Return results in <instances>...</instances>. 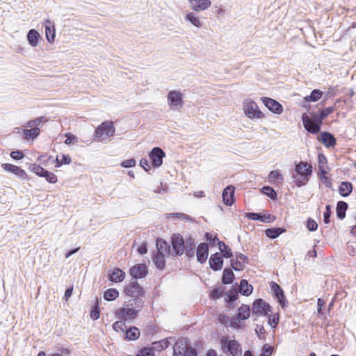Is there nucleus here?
I'll return each instance as SVG.
<instances>
[{"instance_id":"1","label":"nucleus","mask_w":356,"mask_h":356,"mask_svg":"<svg viewBox=\"0 0 356 356\" xmlns=\"http://www.w3.org/2000/svg\"><path fill=\"white\" fill-rule=\"evenodd\" d=\"M296 174L293 175L294 182L298 187L307 184L312 173V166L305 161H300L295 165Z\"/></svg>"},{"instance_id":"2","label":"nucleus","mask_w":356,"mask_h":356,"mask_svg":"<svg viewBox=\"0 0 356 356\" xmlns=\"http://www.w3.org/2000/svg\"><path fill=\"white\" fill-rule=\"evenodd\" d=\"M173 356H197V351L188 339L179 338L173 346Z\"/></svg>"},{"instance_id":"3","label":"nucleus","mask_w":356,"mask_h":356,"mask_svg":"<svg viewBox=\"0 0 356 356\" xmlns=\"http://www.w3.org/2000/svg\"><path fill=\"white\" fill-rule=\"evenodd\" d=\"M302 121L304 128L309 133L316 134L320 132L323 123L318 118L315 112L310 113L309 117L306 113L302 114Z\"/></svg>"},{"instance_id":"4","label":"nucleus","mask_w":356,"mask_h":356,"mask_svg":"<svg viewBox=\"0 0 356 356\" xmlns=\"http://www.w3.org/2000/svg\"><path fill=\"white\" fill-rule=\"evenodd\" d=\"M221 348L224 353L232 356H241L242 349L239 343L233 339L229 340L227 338H222L220 340Z\"/></svg>"},{"instance_id":"5","label":"nucleus","mask_w":356,"mask_h":356,"mask_svg":"<svg viewBox=\"0 0 356 356\" xmlns=\"http://www.w3.org/2000/svg\"><path fill=\"white\" fill-rule=\"evenodd\" d=\"M115 127L111 121H105L99 125L95 131V138L99 141L111 137L115 134Z\"/></svg>"},{"instance_id":"6","label":"nucleus","mask_w":356,"mask_h":356,"mask_svg":"<svg viewBox=\"0 0 356 356\" xmlns=\"http://www.w3.org/2000/svg\"><path fill=\"white\" fill-rule=\"evenodd\" d=\"M171 244L172 248V257L181 256L185 250V241L183 236L178 233L173 234L171 236Z\"/></svg>"},{"instance_id":"7","label":"nucleus","mask_w":356,"mask_h":356,"mask_svg":"<svg viewBox=\"0 0 356 356\" xmlns=\"http://www.w3.org/2000/svg\"><path fill=\"white\" fill-rule=\"evenodd\" d=\"M271 309L272 307L268 303L261 298H257L253 302L251 310L253 316H266L272 312Z\"/></svg>"},{"instance_id":"8","label":"nucleus","mask_w":356,"mask_h":356,"mask_svg":"<svg viewBox=\"0 0 356 356\" xmlns=\"http://www.w3.org/2000/svg\"><path fill=\"white\" fill-rule=\"evenodd\" d=\"M167 98L171 108L179 110L184 106L183 93L180 91L170 90Z\"/></svg>"},{"instance_id":"9","label":"nucleus","mask_w":356,"mask_h":356,"mask_svg":"<svg viewBox=\"0 0 356 356\" xmlns=\"http://www.w3.org/2000/svg\"><path fill=\"white\" fill-rule=\"evenodd\" d=\"M124 293L127 296L131 298H143L145 295V290L138 284L137 280H131L130 283L124 287Z\"/></svg>"},{"instance_id":"10","label":"nucleus","mask_w":356,"mask_h":356,"mask_svg":"<svg viewBox=\"0 0 356 356\" xmlns=\"http://www.w3.org/2000/svg\"><path fill=\"white\" fill-rule=\"evenodd\" d=\"M165 156V153L159 147H154L149 153L150 162L154 168L160 167L163 163V159Z\"/></svg>"},{"instance_id":"11","label":"nucleus","mask_w":356,"mask_h":356,"mask_svg":"<svg viewBox=\"0 0 356 356\" xmlns=\"http://www.w3.org/2000/svg\"><path fill=\"white\" fill-rule=\"evenodd\" d=\"M270 288L273 291L275 298L277 299L282 308H284L286 306L288 302L285 297L283 289L277 283L275 282H271Z\"/></svg>"},{"instance_id":"12","label":"nucleus","mask_w":356,"mask_h":356,"mask_svg":"<svg viewBox=\"0 0 356 356\" xmlns=\"http://www.w3.org/2000/svg\"><path fill=\"white\" fill-rule=\"evenodd\" d=\"M243 109L245 115L250 118H260L263 116L257 104L253 101L247 102Z\"/></svg>"},{"instance_id":"13","label":"nucleus","mask_w":356,"mask_h":356,"mask_svg":"<svg viewBox=\"0 0 356 356\" xmlns=\"http://www.w3.org/2000/svg\"><path fill=\"white\" fill-rule=\"evenodd\" d=\"M265 106L271 112L275 114H281L283 111L282 104L270 97H264L261 98Z\"/></svg>"},{"instance_id":"14","label":"nucleus","mask_w":356,"mask_h":356,"mask_svg":"<svg viewBox=\"0 0 356 356\" xmlns=\"http://www.w3.org/2000/svg\"><path fill=\"white\" fill-rule=\"evenodd\" d=\"M138 313L139 312H136L135 309H131V308H128L123 305L122 308L115 312V315L118 318L124 321L135 319Z\"/></svg>"},{"instance_id":"15","label":"nucleus","mask_w":356,"mask_h":356,"mask_svg":"<svg viewBox=\"0 0 356 356\" xmlns=\"http://www.w3.org/2000/svg\"><path fill=\"white\" fill-rule=\"evenodd\" d=\"M129 273L132 276V280H137L138 278H143L148 273V269L145 264H138L133 266Z\"/></svg>"},{"instance_id":"16","label":"nucleus","mask_w":356,"mask_h":356,"mask_svg":"<svg viewBox=\"0 0 356 356\" xmlns=\"http://www.w3.org/2000/svg\"><path fill=\"white\" fill-rule=\"evenodd\" d=\"M245 217L252 220H259L262 222H270L275 220V216L271 214L265 215L261 213L249 212L245 213Z\"/></svg>"},{"instance_id":"17","label":"nucleus","mask_w":356,"mask_h":356,"mask_svg":"<svg viewBox=\"0 0 356 356\" xmlns=\"http://www.w3.org/2000/svg\"><path fill=\"white\" fill-rule=\"evenodd\" d=\"M235 187L232 185L227 186L222 191V197L223 202L227 206H232L234 202Z\"/></svg>"},{"instance_id":"18","label":"nucleus","mask_w":356,"mask_h":356,"mask_svg":"<svg viewBox=\"0 0 356 356\" xmlns=\"http://www.w3.org/2000/svg\"><path fill=\"white\" fill-rule=\"evenodd\" d=\"M318 140L327 147H332L337 143L334 135L328 131L321 132L318 137Z\"/></svg>"},{"instance_id":"19","label":"nucleus","mask_w":356,"mask_h":356,"mask_svg":"<svg viewBox=\"0 0 356 356\" xmlns=\"http://www.w3.org/2000/svg\"><path fill=\"white\" fill-rule=\"evenodd\" d=\"M209 263L213 270L218 271L222 269L223 266L222 257L218 252L214 253L211 255Z\"/></svg>"},{"instance_id":"20","label":"nucleus","mask_w":356,"mask_h":356,"mask_svg":"<svg viewBox=\"0 0 356 356\" xmlns=\"http://www.w3.org/2000/svg\"><path fill=\"white\" fill-rule=\"evenodd\" d=\"M209 255V245L206 243H201L197 248V260L200 264L206 262Z\"/></svg>"},{"instance_id":"21","label":"nucleus","mask_w":356,"mask_h":356,"mask_svg":"<svg viewBox=\"0 0 356 356\" xmlns=\"http://www.w3.org/2000/svg\"><path fill=\"white\" fill-rule=\"evenodd\" d=\"M191 9L195 12L204 10L211 5L210 0H188Z\"/></svg>"},{"instance_id":"22","label":"nucleus","mask_w":356,"mask_h":356,"mask_svg":"<svg viewBox=\"0 0 356 356\" xmlns=\"http://www.w3.org/2000/svg\"><path fill=\"white\" fill-rule=\"evenodd\" d=\"M1 167L6 171L14 174L19 178H26V172L19 166L11 163H3Z\"/></svg>"},{"instance_id":"23","label":"nucleus","mask_w":356,"mask_h":356,"mask_svg":"<svg viewBox=\"0 0 356 356\" xmlns=\"http://www.w3.org/2000/svg\"><path fill=\"white\" fill-rule=\"evenodd\" d=\"M156 252L165 254V255L171 254V249L168 243L161 238H159L156 241Z\"/></svg>"},{"instance_id":"24","label":"nucleus","mask_w":356,"mask_h":356,"mask_svg":"<svg viewBox=\"0 0 356 356\" xmlns=\"http://www.w3.org/2000/svg\"><path fill=\"white\" fill-rule=\"evenodd\" d=\"M123 305L140 312L143 307L144 301L140 298H132L128 301L124 302Z\"/></svg>"},{"instance_id":"25","label":"nucleus","mask_w":356,"mask_h":356,"mask_svg":"<svg viewBox=\"0 0 356 356\" xmlns=\"http://www.w3.org/2000/svg\"><path fill=\"white\" fill-rule=\"evenodd\" d=\"M195 243L194 239L189 236L185 240V250L186 256L188 258H192L195 255Z\"/></svg>"},{"instance_id":"26","label":"nucleus","mask_w":356,"mask_h":356,"mask_svg":"<svg viewBox=\"0 0 356 356\" xmlns=\"http://www.w3.org/2000/svg\"><path fill=\"white\" fill-rule=\"evenodd\" d=\"M109 280L113 282H120L125 277V273L119 268H115L112 273H108Z\"/></svg>"},{"instance_id":"27","label":"nucleus","mask_w":356,"mask_h":356,"mask_svg":"<svg viewBox=\"0 0 356 356\" xmlns=\"http://www.w3.org/2000/svg\"><path fill=\"white\" fill-rule=\"evenodd\" d=\"M238 298V291L234 288L231 289L225 293V300L229 308H233L234 302Z\"/></svg>"},{"instance_id":"28","label":"nucleus","mask_w":356,"mask_h":356,"mask_svg":"<svg viewBox=\"0 0 356 356\" xmlns=\"http://www.w3.org/2000/svg\"><path fill=\"white\" fill-rule=\"evenodd\" d=\"M252 291L253 286L246 280L242 279L240 281L238 293L243 296H249L252 293Z\"/></svg>"},{"instance_id":"29","label":"nucleus","mask_w":356,"mask_h":356,"mask_svg":"<svg viewBox=\"0 0 356 356\" xmlns=\"http://www.w3.org/2000/svg\"><path fill=\"white\" fill-rule=\"evenodd\" d=\"M353 189V184L346 181H342L339 186V193L342 197H348Z\"/></svg>"},{"instance_id":"30","label":"nucleus","mask_w":356,"mask_h":356,"mask_svg":"<svg viewBox=\"0 0 356 356\" xmlns=\"http://www.w3.org/2000/svg\"><path fill=\"white\" fill-rule=\"evenodd\" d=\"M251 311L249 305L242 304V305L238 308V312L236 316L239 319L245 321L250 318Z\"/></svg>"},{"instance_id":"31","label":"nucleus","mask_w":356,"mask_h":356,"mask_svg":"<svg viewBox=\"0 0 356 356\" xmlns=\"http://www.w3.org/2000/svg\"><path fill=\"white\" fill-rule=\"evenodd\" d=\"M235 279L234 273L229 268H225L223 270L221 282L223 284H229L233 283Z\"/></svg>"},{"instance_id":"32","label":"nucleus","mask_w":356,"mask_h":356,"mask_svg":"<svg viewBox=\"0 0 356 356\" xmlns=\"http://www.w3.org/2000/svg\"><path fill=\"white\" fill-rule=\"evenodd\" d=\"M44 26L47 40L49 42H54L56 36L55 29L54 27V25H52L51 22L49 20H46Z\"/></svg>"},{"instance_id":"33","label":"nucleus","mask_w":356,"mask_h":356,"mask_svg":"<svg viewBox=\"0 0 356 356\" xmlns=\"http://www.w3.org/2000/svg\"><path fill=\"white\" fill-rule=\"evenodd\" d=\"M348 208L347 202L344 201H339L337 204V216L339 219L343 220L346 216V212Z\"/></svg>"},{"instance_id":"34","label":"nucleus","mask_w":356,"mask_h":356,"mask_svg":"<svg viewBox=\"0 0 356 356\" xmlns=\"http://www.w3.org/2000/svg\"><path fill=\"white\" fill-rule=\"evenodd\" d=\"M140 337L139 329L135 326H131L129 329L126 330L125 339L129 341H135Z\"/></svg>"},{"instance_id":"35","label":"nucleus","mask_w":356,"mask_h":356,"mask_svg":"<svg viewBox=\"0 0 356 356\" xmlns=\"http://www.w3.org/2000/svg\"><path fill=\"white\" fill-rule=\"evenodd\" d=\"M165 255L161 253H154L152 260L155 266L160 270H163L165 265Z\"/></svg>"},{"instance_id":"36","label":"nucleus","mask_w":356,"mask_h":356,"mask_svg":"<svg viewBox=\"0 0 356 356\" xmlns=\"http://www.w3.org/2000/svg\"><path fill=\"white\" fill-rule=\"evenodd\" d=\"M40 134L39 127H33L32 129H23V136L25 139H35L38 137Z\"/></svg>"},{"instance_id":"37","label":"nucleus","mask_w":356,"mask_h":356,"mask_svg":"<svg viewBox=\"0 0 356 356\" xmlns=\"http://www.w3.org/2000/svg\"><path fill=\"white\" fill-rule=\"evenodd\" d=\"M40 38L39 33L35 29H31L27 33V40L31 47H36Z\"/></svg>"},{"instance_id":"38","label":"nucleus","mask_w":356,"mask_h":356,"mask_svg":"<svg viewBox=\"0 0 356 356\" xmlns=\"http://www.w3.org/2000/svg\"><path fill=\"white\" fill-rule=\"evenodd\" d=\"M323 95V91L319 89H314L311 92L309 95H307L304 97V100L306 102H316L322 97Z\"/></svg>"},{"instance_id":"39","label":"nucleus","mask_w":356,"mask_h":356,"mask_svg":"<svg viewBox=\"0 0 356 356\" xmlns=\"http://www.w3.org/2000/svg\"><path fill=\"white\" fill-rule=\"evenodd\" d=\"M285 231V229L282 227H272L266 229L265 230V234L268 238L275 239L280 236Z\"/></svg>"},{"instance_id":"40","label":"nucleus","mask_w":356,"mask_h":356,"mask_svg":"<svg viewBox=\"0 0 356 356\" xmlns=\"http://www.w3.org/2000/svg\"><path fill=\"white\" fill-rule=\"evenodd\" d=\"M218 245L223 257L229 259L233 257V252L232 250L225 242L218 241Z\"/></svg>"},{"instance_id":"41","label":"nucleus","mask_w":356,"mask_h":356,"mask_svg":"<svg viewBox=\"0 0 356 356\" xmlns=\"http://www.w3.org/2000/svg\"><path fill=\"white\" fill-rule=\"evenodd\" d=\"M119 296V291L114 288L108 289L104 292V298L106 301H113Z\"/></svg>"},{"instance_id":"42","label":"nucleus","mask_w":356,"mask_h":356,"mask_svg":"<svg viewBox=\"0 0 356 356\" xmlns=\"http://www.w3.org/2000/svg\"><path fill=\"white\" fill-rule=\"evenodd\" d=\"M186 20L191 22L195 27L200 28L202 26V22L198 17L193 13H188L185 16Z\"/></svg>"},{"instance_id":"43","label":"nucleus","mask_w":356,"mask_h":356,"mask_svg":"<svg viewBox=\"0 0 356 356\" xmlns=\"http://www.w3.org/2000/svg\"><path fill=\"white\" fill-rule=\"evenodd\" d=\"M225 287L222 286L214 288L210 293V298L213 300L221 298L225 293Z\"/></svg>"},{"instance_id":"44","label":"nucleus","mask_w":356,"mask_h":356,"mask_svg":"<svg viewBox=\"0 0 356 356\" xmlns=\"http://www.w3.org/2000/svg\"><path fill=\"white\" fill-rule=\"evenodd\" d=\"M169 346V342L168 339H163L159 341H154L152 343V348L154 349V350H162L165 348H167Z\"/></svg>"},{"instance_id":"45","label":"nucleus","mask_w":356,"mask_h":356,"mask_svg":"<svg viewBox=\"0 0 356 356\" xmlns=\"http://www.w3.org/2000/svg\"><path fill=\"white\" fill-rule=\"evenodd\" d=\"M261 192L272 200L277 199L276 191L269 186H265L261 188Z\"/></svg>"},{"instance_id":"46","label":"nucleus","mask_w":356,"mask_h":356,"mask_svg":"<svg viewBox=\"0 0 356 356\" xmlns=\"http://www.w3.org/2000/svg\"><path fill=\"white\" fill-rule=\"evenodd\" d=\"M243 320L239 319L236 316H233L230 321V325L236 329H241L245 326L243 323Z\"/></svg>"},{"instance_id":"47","label":"nucleus","mask_w":356,"mask_h":356,"mask_svg":"<svg viewBox=\"0 0 356 356\" xmlns=\"http://www.w3.org/2000/svg\"><path fill=\"white\" fill-rule=\"evenodd\" d=\"M31 170L32 172H35L37 175L41 177H43L44 175L47 170L38 164H32Z\"/></svg>"},{"instance_id":"48","label":"nucleus","mask_w":356,"mask_h":356,"mask_svg":"<svg viewBox=\"0 0 356 356\" xmlns=\"http://www.w3.org/2000/svg\"><path fill=\"white\" fill-rule=\"evenodd\" d=\"M136 356H154V350L152 347H143L138 351Z\"/></svg>"},{"instance_id":"49","label":"nucleus","mask_w":356,"mask_h":356,"mask_svg":"<svg viewBox=\"0 0 356 356\" xmlns=\"http://www.w3.org/2000/svg\"><path fill=\"white\" fill-rule=\"evenodd\" d=\"M72 160L68 154H63L60 160L57 157L56 167H60L62 165H67L71 163Z\"/></svg>"},{"instance_id":"50","label":"nucleus","mask_w":356,"mask_h":356,"mask_svg":"<svg viewBox=\"0 0 356 356\" xmlns=\"http://www.w3.org/2000/svg\"><path fill=\"white\" fill-rule=\"evenodd\" d=\"M100 312L99 309V304L97 302L92 307L90 311V318L93 320H97L99 318Z\"/></svg>"},{"instance_id":"51","label":"nucleus","mask_w":356,"mask_h":356,"mask_svg":"<svg viewBox=\"0 0 356 356\" xmlns=\"http://www.w3.org/2000/svg\"><path fill=\"white\" fill-rule=\"evenodd\" d=\"M176 217L179 219L193 221V218L191 216L185 214L184 213H170L168 214V218Z\"/></svg>"},{"instance_id":"52","label":"nucleus","mask_w":356,"mask_h":356,"mask_svg":"<svg viewBox=\"0 0 356 356\" xmlns=\"http://www.w3.org/2000/svg\"><path fill=\"white\" fill-rule=\"evenodd\" d=\"M231 266L236 271L243 270L245 266L242 262L238 259H231Z\"/></svg>"},{"instance_id":"53","label":"nucleus","mask_w":356,"mask_h":356,"mask_svg":"<svg viewBox=\"0 0 356 356\" xmlns=\"http://www.w3.org/2000/svg\"><path fill=\"white\" fill-rule=\"evenodd\" d=\"M332 215V209L330 204H327L325 207V211L323 213V222L325 224H329L330 222V216Z\"/></svg>"},{"instance_id":"54","label":"nucleus","mask_w":356,"mask_h":356,"mask_svg":"<svg viewBox=\"0 0 356 356\" xmlns=\"http://www.w3.org/2000/svg\"><path fill=\"white\" fill-rule=\"evenodd\" d=\"M113 328L116 332H124V329L127 328L125 322L123 320L116 321L113 324Z\"/></svg>"},{"instance_id":"55","label":"nucleus","mask_w":356,"mask_h":356,"mask_svg":"<svg viewBox=\"0 0 356 356\" xmlns=\"http://www.w3.org/2000/svg\"><path fill=\"white\" fill-rule=\"evenodd\" d=\"M273 348L271 346L266 343L263 346L260 356H271Z\"/></svg>"},{"instance_id":"56","label":"nucleus","mask_w":356,"mask_h":356,"mask_svg":"<svg viewBox=\"0 0 356 356\" xmlns=\"http://www.w3.org/2000/svg\"><path fill=\"white\" fill-rule=\"evenodd\" d=\"M43 177H44L48 182L51 183V184H54V183L57 182V181H58V179H57V177L56 176V175L50 171H48V170L46 171Z\"/></svg>"},{"instance_id":"57","label":"nucleus","mask_w":356,"mask_h":356,"mask_svg":"<svg viewBox=\"0 0 356 356\" xmlns=\"http://www.w3.org/2000/svg\"><path fill=\"white\" fill-rule=\"evenodd\" d=\"M268 316V324L273 327L275 328L277 324L279 323L280 318L278 314H275L273 316L267 315Z\"/></svg>"},{"instance_id":"58","label":"nucleus","mask_w":356,"mask_h":356,"mask_svg":"<svg viewBox=\"0 0 356 356\" xmlns=\"http://www.w3.org/2000/svg\"><path fill=\"white\" fill-rule=\"evenodd\" d=\"M307 228L310 232H314L318 228V224L316 222L311 218H309L307 221Z\"/></svg>"},{"instance_id":"59","label":"nucleus","mask_w":356,"mask_h":356,"mask_svg":"<svg viewBox=\"0 0 356 356\" xmlns=\"http://www.w3.org/2000/svg\"><path fill=\"white\" fill-rule=\"evenodd\" d=\"M65 137H66V139L64 141V143L66 144V145H70L74 142H77V137L74 135L72 133H66L65 134Z\"/></svg>"},{"instance_id":"60","label":"nucleus","mask_w":356,"mask_h":356,"mask_svg":"<svg viewBox=\"0 0 356 356\" xmlns=\"http://www.w3.org/2000/svg\"><path fill=\"white\" fill-rule=\"evenodd\" d=\"M47 122V119L44 116H40L39 118H36L33 120V122L34 123L33 127H39L42 126L44 123Z\"/></svg>"},{"instance_id":"61","label":"nucleus","mask_w":356,"mask_h":356,"mask_svg":"<svg viewBox=\"0 0 356 356\" xmlns=\"http://www.w3.org/2000/svg\"><path fill=\"white\" fill-rule=\"evenodd\" d=\"M136 164V160L134 159H130L124 160V161H122L121 163V166L123 168H131V167L135 166Z\"/></svg>"},{"instance_id":"62","label":"nucleus","mask_w":356,"mask_h":356,"mask_svg":"<svg viewBox=\"0 0 356 356\" xmlns=\"http://www.w3.org/2000/svg\"><path fill=\"white\" fill-rule=\"evenodd\" d=\"M24 156V153L21 150L13 151L10 153V156L14 160H20V159H23Z\"/></svg>"},{"instance_id":"63","label":"nucleus","mask_w":356,"mask_h":356,"mask_svg":"<svg viewBox=\"0 0 356 356\" xmlns=\"http://www.w3.org/2000/svg\"><path fill=\"white\" fill-rule=\"evenodd\" d=\"M269 177L274 180H282V176L278 170L270 171L269 173Z\"/></svg>"},{"instance_id":"64","label":"nucleus","mask_w":356,"mask_h":356,"mask_svg":"<svg viewBox=\"0 0 356 356\" xmlns=\"http://www.w3.org/2000/svg\"><path fill=\"white\" fill-rule=\"evenodd\" d=\"M255 332L257 337L261 339L264 337L266 331L264 327L262 325H257V327L255 329Z\"/></svg>"}]
</instances>
